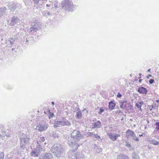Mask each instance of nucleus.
I'll list each match as a JSON object with an SVG mask.
<instances>
[{"mask_svg":"<svg viewBox=\"0 0 159 159\" xmlns=\"http://www.w3.org/2000/svg\"><path fill=\"white\" fill-rule=\"evenodd\" d=\"M149 141L151 144H152L155 145H157V140H155L154 139H152L150 140Z\"/></svg>","mask_w":159,"mask_h":159,"instance_id":"393cba45","label":"nucleus"},{"mask_svg":"<svg viewBox=\"0 0 159 159\" xmlns=\"http://www.w3.org/2000/svg\"><path fill=\"white\" fill-rule=\"evenodd\" d=\"M124 120V118H123V116L122 117V118L121 119V120Z\"/></svg>","mask_w":159,"mask_h":159,"instance_id":"3c124183","label":"nucleus"},{"mask_svg":"<svg viewBox=\"0 0 159 159\" xmlns=\"http://www.w3.org/2000/svg\"><path fill=\"white\" fill-rule=\"evenodd\" d=\"M8 42H9L11 45L15 41V39L14 38L11 37L8 40Z\"/></svg>","mask_w":159,"mask_h":159,"instance_id":"b1692460","label":"nucleus"},{"mask_svg":"<svg viewBox=\"0 0 159 159\" xmlns=\"http://www.w3.org/2000/svg\"><path fill=\"white\" fill-rule=\"evenodd\" d=\"M42 27V26L40 23L36 21L32 24L31 27L30 28V30L31 32H34L40 29Z\"/></svg>","mask_w":159,"mask_h":159,"instance_id":"423d86ee","label":"nucleus"},{"mask_svg":"<svg viewBox=\"0 0 159 159\" xmlns=\"http://www.w3.org/2000/svg\"><path fill=\"white\" fill-rule=\"evenodd\" d=\"M29 42V39H26V40L25 42Z\"/></svg>","mask_w":159,"mask_h":159,"instance_id":"c03bdc74","label":"nucleus"},{"mask_svg":"<svg viewBox=\"0 0 159 159\" xmlns=\"http://www.w3.org/2000/svg\"><path fill=\"white\" fill-rule=\"evenodd\" d=\"M52 103L53 105H54V102H52Z\"/></svg>","mask_w":159,"mask_h":159,"instance_id":"8fccbe9b","label":"nucleus"},{"mask_svg":"<svg viewBox=\"0 0 159 159\" xmlns=\"http://www.w3.org/2000/svg\"><path fill=\"white\" fill-rule=\"evenodd\" d=\"M4 158V153L2 152H0V159H3Z\"/></svg>","mask_w":159,"mask_h":159,"instance_id":"2f4dec72","label":"nucleus"},{"mask_svg":"<svg viewBox=\"0 0 159 159\" xmlns=\"http://www.w3.org/2000/svg\"><path fill=\"white\" fill-rule=\"evenodd\" d=\"M108 135L111 139L113 141H115L119 136V134L115 133H109L108 134Z\"/></svg>","mask_w":159,"mask_h":159,"instance_id":"f8f14e48","label":"nucleus"},{"mask_svg":"<svg viewBox=\"0 0 159 159\" xmlns=\"http://www.w3.org/2000/svg\"><path fill=\"white\" fill-rule=\"evenodd\" d=\"M104 111V110L102 108H100L99 110V111L98 112V113L99 114L101 115Z\"/></svg>","mask_w":159,"mask_h":159,"instance_id":"c85d7f7f","label":"nucleus"},{"mask_svg":"<svg viewBox=\"0 0 159 159\" xmlns=\"http://www.w3.org/2000/svg\"><path fill=\"white\" fill-rule=\"evenodd\" d=\"M155 106L153 105L150 106L149 107V109L150 110H151Z\"/></svg>","mask_w":159,"mask_h":159,"instance_id":"79ce46f5","label":"nucleus"},{"mask_svg":"<svg viewBox=\"0 0 159 159\" xmlns=\"http://www.w3.org/2000/svg\"><path fill=\"white\" fill-rule=\"evenodd\" d=\"M143 102L142 101H140L139 102H138L135 104V106L138 109H139V110L141 111H142V109L141 108V106L143 104Z\"/></svg>","mask_w":159,"mask_h":159,"instance_id":"aec40b11","label":"nucleus"},{"mask_svg":"<svg viewBox=\"0 0 159 159\" xmlns=\"http://www.w3.org/2000/svg\"><path fill=\"white\" fill-rule=\"evenodd\" d=\"M128 105V103L127 101L121 102L120 103V107L122 109H125Z\"/></svg>","mask_w":159,"mask_h":159,"instance_id":"a211bd4d","label":"nucleus"},{"mask_svg":"<svg viewBox=\"0 0 159 159\" xmlns=\"http://www.w3.org/2000/svg\"><path fill=\"white\" fill-rule=\"evenodd\" d=\"M139 75L140 76H141V73H139Z\"/></svg>","mask_w":159,"mask_h":159,"instance_id":"680f3d73","label":"nucleus"},{"mask_svg":"<svg viewBox=\"0 0 159 159\" xmlns=\"http://www.w3.org/2000/svg\"><path fill=\"white\" fill-rule=\"evenodd\" d=\"M40 0H35L34 1V3L35 4H38L39 3V1Z\"/></svg>","mask_w":159,"mask_h":159,"instance_id":"a19ab883","label":"nucleus"},{"mask_svg":"<svg viewBox=\"0 0 159 159\" xmlns=\"http://www.w3.org/2000/svg\"><path fill=\"white\" fill-rule=\"evenodd\" d=\"M141 77H139V79H140Z\"/></svg>","mask_w":159,"mask_h":159,"instance_id":"69168bd1","label":"nucleus"},{"mask_svg":"<svg viewBox=\"0 0 159 159\" xmlns=\"http://www.w3.org/2000/svg\"><path fill=\"white\" fill-rule=\"evenodd\" d=\"M45 139L43 137H41L40 139H38L37 140V144H39L40 143V144L43 143Z\"/></svg>","mask_w":159,"mask_h":159,"instance_id":"5701e85b","label":"nucleus"},{"mask_svg":"<svg viewBox=\"0 0 159 159\" xmlns=\"http://www.w3.org/2000/svg\"><path fill=\"white\" fill-rule=\"evenodd\" d=\"M147 123H149V121H148V120H147Z\"/></svg>","mask_w":159,"mask_h":159,"instance_id":"052dcab7","label":"nucleus"},{"mask_svg":"<svg viewBox=\"0 0 159 159\" xmlns=\"http://www.w3.org/2000/svg\"><path fill=\"white\" fill-rule=\"evenodd\" d=\"M2 136H4L5 137V136H6L7 137H9L10 136V134H6L5 132H4H4H3L2 133Z\"/></svg>","mask_w":159,"mask_h":159,"instance_id":"bb28decb","label":"nucleus"},{"mask_svg":"<svg viewBox=\"0 0 159 159\" xmlns=\"http://www.w3.org/2000/svg\"><path fill=\"white\" fill-rule=\"evenodd\" d=\"M93 134L91 132H88L87 133V135L88 136L92 137L93 136Z\"/></svg>","mask_w":159,"mask_h":159,"instance_id":"c9c22d12","label":"nucleus"},{"mask_svg":"<svg viewBox=\"0 0 159 159\" xmlns=\"http://www.w3.org/2000/svg\"><path fill=\"white\" fill-rule=\"evenodd\" d=\"M86 112H87V113H88L89 112V111H86Z\"/></svg>","mask_w":159,"mask_h":159,"instance_id":"0e129e2a","label":"nucleus"},{"mask_svg":"<svg viewBox=\"0 0 159 159\" xmlns=\"http://www.w3.org/2000/svg\"><path fill=\"white\" fill-rule=\"evenodd\" d=\"M157 145L159 144V142H157Z\"/></svg>","mask_w":159,"mask_h":159,"instance_id":"13d9d810","label":"nucleus"},{"mask_svg":"<svg viewBox=\"0 0 159 159\" xmlns=\"http://www.w3.org/2000/svg\"><path fill=\"white\" fill-rule=\"evenodd\" d=\"M125 145L128 148H129L131 147L130 143H129V142L128 141L126 142Z\"/></svg>","mask_w":159,"mask_h":159,"instance_id":"cd10ccee","label":"nucleus"},{"mask_svg":"<svg viewBox=\"0 0 159 159\" xmlns=\"http://www.w3.org/2000/svg\"><path fill=\"white\" fill-rule=\"evenodd\" d=\"M121 112V111L120 110L119 111V113H120Z\"/></svg>","mask_w":159,"mask_h":159,"instance_id":"5fc2aeb1","label":"nucleus"},{"mask_svg":"<svg viewBox=\"0 0 159 159\" xmlns=\"http://www.w3.org/2000/svg\"><path fill=\"white\" fill-rule=\"evenodd\" d=\"M157 139H158V140H159V137H157Z\"/></svg>","mask_w":159,"mask_h":159,"instance_id":"4d7b16f0","label":"nucleus"},{"mask_svg":"<svg viewBox=\"0 0 159 159\" xmlns=\"http://www.w3.org/2000/svg\"><path fill=\"white\" fill-rule=\"evenodd\" d=\"M61 126H62L61 121H55L53 126L54 128L60 127Z\"/></svg>","mask_w":159,"mask_h":159,"instance_id":"412c9836","label":"nucleus"},{"mask_svg":"<svg viewBox=\"0 0 159 159\" xmlns=\"http://www.w3.org/2000/svg\"><path fill=\"white\" fill-rule=\"evenodd\" d=\"M150 69H149L148 70V71H150Z\"/></svg>","mask_w":159,"mask_h":159,"instance_id":"bf43d9fd","label":"nucleus"},{"mask_svg":"<svg viewBox=\"0 0 159 159\" xmlns=\"http://www.w3.org/2000/svg\"><path fill=\"white\" fill-rule=\"evenodd\" d=\"M83 138V136L81 134L80 131L74 129L72 131L70 135H66L65 139L69 145L73 148V150L75 151L78 149L81 143V139Z\"/></svg>","mask_w":159,"mask_h":159,"instance_id":"f257e3e1","label":"nucleus"},{"mask_svg":"<svg viewBox=\"0 0 159 159\" xmlns=\"http://www.w3.org/2000/svg\"><path fill=\"white\" fill-rule=\"evenodd\" d=\"M62 9L69 11H72L74 7L73 3L70 0H63L61 2Z\"/></svg>","mask_w":159,"mask_h":159,"instance_id":"7ed1b4c3","label":"nucleus"},{"mask_svg":"<svg viewBox=\"0 0 159 159\" xmlns=\"http://www.w3.org/2000/svg\"><path fill=\"white\" fill-rule=\"evenodd\" d=\"M142 79H140L139 80V83H141V82H142Z\"/></svg>","mask_w":159,"mask_h":159,"instance_id":"de8ad7c7","label":"nucleus"},{"mask_svg":"<svg viewBox=\"0 0 159 159\" xmlns=\"http://www.w3.org/2000/svg\"><path fill=\"white\" fill-rule=\"evenodd\" d=\"M15 9V8L13 7V9H11V10H14Z\"/></svg>","mask_w":159,"mask_h":159,"instance_id":"603ef678","label":"nucleus"},{"mask_svg":"<svg viewBox=\"0 0 159 159\" xmlns=\"http://www.w3.org/2000/svg\"><path fill=\"white\" fill-rule=\"evenodd\" d=\"M154 82V80L153 79H151L149 80V84H152Z\"/></svg>","mask_w":159,"mask_h":159,"instance_id":"58836bf2","label":"nucleus"},{"mask_svg":"<svg viewBox=\"0 0 159 159\" xmlns=\"http://www.w3.org/2000/svg\"><path fill=\"white\" fill-rule=\"evenodd\" d=\"M132 107L133 106L132 105H130L129 103H128V105L126 108L128 109L131 110L132 108Z\"/></svg>","mask_w":159,"mask_h":159,"instance_id":"473e14b6","label":"nucleus"},{"mask_svg":"<svg viewBox=\"0 0 159 159\" xmlns=\"http://www.w3.org/2000/svg\"><path fill=\"white\" fill-rule=\"evenodd\" d=\"M48 126L46 122L43 121L38 124L36 128V129L41 132L46 130L48 128Z\"/></svg>","mask_w":159,"mask_h":159,"instance_id":"0eeeda50","label":"nucleus"},{"mask_svg":"<svg viewBox=\"0 0 159 159\" xmlns=\"http://www.w3.org/2000/svg\"><path fill=\"white\" fill-rule=\"evenodd\" d=\"M132 156L134 159H138L139 158L138 155L134 152L132 153Z\"/></svg>","mask_w":159,"mask_h":159,"instance_id":"a878e982","label":"nucleus"},{"mask_svg":"<svg viewBox=\"0 0 159 159\" xmlns=\"http://www.w3.org/2000/svg\"><path fill=\"white\" fill-rule=\"evenodd\" d=\"M87 110V109L86 108H84L83 110H82V111H86Z\"/></svg>","mask_w":159,"mask_h":159,"instance_id":"a18cd8bd","label":"nucleus"},{"mask_svg":"<svg viewBox=\"0 0 159 159\" xmlns=\"http://www.w3.org/2000/svg\"><path fill=\"white\" fill-rule=\"evenodd\" d=\"M152 75H147V76H146V78H147L148 79H149V77H152Z\"/></svg>","mask_w":159,"mask_h":159,"instance_id":"37998d69","label":"nucleus"},{"mask_svg":"<svg viewBox=\"0 0 159 159\" xmlns=\"http://www.w3.org/2000/svg\"><path fill=\"white\" fill-rule=\"evenodd\" d=\"M93 128H100L101 126V123L99 120L97 121L93 124Z\"/></svg>","mask_w":159,"mask_h":159,"instance_id":"f3484780","label":"nucleus"},{"mask_svg":"<svg viewBox=\"0 0 159 159\" xmlns=\"http://www.w3.org/2000/svg\"><path fill=\"white\" fill-rule=\"evenodd\" d=\"M155 125L156 126V129L157 130H159V122H157L155 123Z\"/></svg>","mask_w":159,"mask_h":159,"instance_id":"c756f323","label":"nucleus"},{"mask_svg":"<svg viewBox=\"0 0 159 159\" xmlns=\"http://www.w3.org/2000/svg\"><path fill=\"white\" fill-rule=\"evenodd\" d=\"M138 92L139 93L146 94L147 93V89L143 87H139L137 90Z\"/></svg>","mask_w":159,"mask_h":159,"instance_id":"4468645a","label":"nucleus"},{"mask_svg":"<svg viewBox=\"0 0 159 159\" xmlns=\"http://www.w3.org/2000/svg\"><path fill=\"white\" fill-rule=\"evenodd\" d=\"M2 136V133H1V130H0V136Z\"/></svg>","mask_w":159,"mask_h":159,"instance_id":"864d4df0","label":"nucleus"},{"mask_svg":"<svg viewBox=\"0 0 159 159\" xmlns=\"http://www.w3.org/2000/svg\"><path fill=\"white\" fill-rule=\"evenodd\" d=\"M50 150L54 154V156L57 157H61L64 155V149L60 144H54Z\"/></svg>","mask_w":159,"mask_h":159,"instance_id":"f03ea898","label":"nucleus"},{"mask_svg":"<svg viewBox=\"0 0 159 159\" xmlns=\"http://www.w3.org/2000/svg\"><path fill=\"white\" fill-rule=\"evenodd\" d=\"M20 145L21 148L24 149L25 145L29 142L30 136L27 134H23L20 138Z\"/></svg>","mask_w":159,"mask_h":159,"instance_id":"20e7f679","label":"nucleus"},{"mask_svg":"<svg viewBox=\"0 0 159 159\" xmlns=\"http://www.w3.org/2000/svg\"><path fill=\"white\" fill-rule=\"evenodd\" d=\"M142 134H141V135H140H140H139V136H142Z\"/></svg>","mask_w":159,"mask_h":159,"instance_id":"e2e57ef3","label":"nucleus"},{"mask_svg":"<svg viewBox=\"0 0 159 159\" xmlns=\"http://www.w3.org/2000/svg\"><path fill=\"white\" fill-rule=\"evenodd\" d=\"M46 6L47 7H49L50 6V5L49 4H47L46 5Z\"/></svg>","mask_w":159,"mask_h":159,"instance_id":"49530a36","label":"nucleus"},{"mask_svg":"<svg viewBox=\"0 0 159 159\" xmlns=\"http://www.w3.org/2000/svg\"><path fill=\"white\" fill-rule=\"evenodd\" d=\"M93 136L94 137L97 139H99L100 138V136H98L97 134H93Z\"/></svg>","mask_w":159,"mask_h":159,"instance_id":"4c0bfd02","label":"nucleus"},{"mask_svg":"<svg viewBox=\"0 0 159 159\" xmlns=\"http://www.w3.org/2000/svg\"><path fill=\"white\" fill-rule=\"evenodd\" d=\"M51 15L50 13L49 12L47 11L45 13L44 15L45 16H47Z\"/></svg>","mask_w":159,"mask_h":159,"instance_id":"e433bc0d","label":"nucleus"},{"mask_svg":"<svg viewBox=\"0 0 159 159\" xmlns=\"http://www.w3.org/2000/svg\"><path fill=\"white\" fill-rule=\"evenodd\" d=\"M54 116V114L50 112L49 115L48 116V118L49 119H51Z\"/></svg>","mask_w":159,"mask_h":159,"instance_id":"7c9ffc66","label":"nucleus"},{"mask_svg":"<svg viewBox=\"0 0 159 159\" xmlns=\"http://www.w3.org/2000/svg\"><path fill=\"white\" fill-rule=\"evenodd\" d=\"M3 126L2 125H0V130H1V132L2 134L3 132H4V130H3Z\"/></svg>","mask_w":159,"mask_h":159,"instance_id":"f704fd0d","label":"nucleus"},{"mask_svg":"<svg viewBox=\"0 0 159 159\" xmlns=\"http://www.w3.org/2000/svg\"><path fill=\"white\" fill-rule=\"evenodd\" d=\"M6 11L7 9L5 7L0 8V18L6 14Z\"/></svg>","mask_w":159,"mask_h":159,"instance_id":"dca6fc26","label":"nucleus"},{"mask_svg":"<svg viewBox=\"0 0 159 159\" xmlns=\"http://www.w3.org/2000/svg\"><path fill=\"white\" fill-rule=\"evenodd\" d=\"M33 39L34 37L32 36L30 37L28 39L29 41V42H30V43H32L33 41Z\"/></svg>","mask_w":159,"mask_h":159,"instance_id":"72a5a7b5","label":"nucleus"},{"mask_svg":"<svg viewBox=\"0 0 159 159\" xmlns=\"http://www.w3.org/2000/svg\"><path fill=\"white\" fill-rule=\"evenodd\" d=\"M34 1L35 0H33Z\"/></svg>","mask_w":159,"mask_h":159,"instance_id":"774afa93","label":"nucleus"},{"mask_svg":"<svg viewBox=\"0 0 159 159\" xmlns=\"http://www.w3.org/2000/svg\"><path fill=\"white\" fill-rule=\"evenodd\" d=\"M43 148L40 143L37 144L36 146V148L34 150H32L31 151V155L34 157H38L39 153L42 151Z\"/></svg>","mask_w":159,"mask_h":159,"instance_id":"39448f33","label":"nucleus"},{"mask_svg":"<svg viewBox=\"0 0 159 159\" xmlns=\"http://www.w3.org/2000/svg\"><path fill=\"white\" fill-rule=\"evenodd\" d=\"M116 106V104L112 101H111L109 103L108 107L111 110H113Z\"/></svg>","mask_w":159,"mask_h":159,"instance_id":"6ab92c4d","label":"nucleus"},{"mask_svg":"<svg viewBox=\"0 0 159 159\" xmlns=\"http://www.w3.org/2000/svg\"><path fill=\"white\" fill-rule=\"evenodd\" d=\"M156 102H157L158 103L159 102V99L157 100L156 101Z\"/></svg>","mask_w":159,"mask_h":159,"instance_id":"09e8293b","label":"nucleus"},{"mask_svg":"<svg viewBox=\"0 0 159 159\" xmlns=\"http://www.w3.org/2000/svg\"><path fill=\"white\" fill-rule=\"evenodd\" d=\"M116 158L117 159H130L127 155L123 154H119Z\"/></svg>","mask_w":159,"mask_h":159,"instance_id":"2eb2a0df","label":"nucleus"},{"mask_svg":"<svg viewBox=\"0 0 159 159\" xmlns=\"http://www.w3.org/2000/svg\"><path fill=\"white\" fill-rule=\"evenodd\" d=\"M11 25L12 26H15L16 25H18L20 23V20L17 16H14L11 18Z\"/></svg>","mask_w":159,"mask_h":159,"instance_id":"1a4fd4ad","label":"nucleus"},{"mask_svg":"<svg viewBox=\"0 0 159 159\" xmlns=\"http://www.w3.org/2000/svg\"><path fill=\"white\" fill-rule=\"evenodd\" d=\"M122 95L119 93H118L117 95V97L118 98H120L121 97Z\"/></svg>","mask_w":159,"mask_h":159,"instance_id":"ea45409f","label":"nucleus"},{"mask_svg":"<svg viewBox=\"0 0 159 159\" xmlns=\"http://www.w3.org/2000/svg\"><path fill=\"white\" fill-rule=\"evenodd\" d=\"M126 133L129 136H131L132 139L136 141H139V139L136 136L134 132L129 129H128L126 132Z\"/></svg>","mask_w":159,"mask_h":159,"instance_id":"6e6552de","label":"nucleus"},{"mask_svg":"<svg viewBox=\"0 0 159 159\" xmlns=\"http://www.w3.org/2000/svg\"><path fill=\"white\" fill-rule=\"evenodd\" d=\"M82 115L81 111L79 110L76 113L75 117L77 119H79L82 117Z\"/></svg>","mask_w":159,"mask_h":159,"instance_id":"4be33fe9","label":"nucleus"},{"mask_svg":"<svg viewBox=\"0 0 159 159\" xmlns=\"http://www.w3.org/2000/svg\"><path fill=\"white\" fill-rule=\"evenodd\" d=\"M53 157L52 154L50 153H45L39 157V159H52Z\"/></svg>","mask_w":159,"mask_h":159,"instance_id":"9d476101","label":"nucleus"},{"mask_svg":"<svg viewBox=\"0 0 159 159\" xmlns=\"http://www.w3.org/2000/svg\"><path fill=\"white\" fill-rule=\"evenodd\" d=\"M61 121L62 126H70L71 125L70 122L69 120H66L65 117H63Z\"/></svg>","mask_w":159,"mask_h":159,"instance_id":"ddd939ff","label":"nucleus"},{"mask_svg":"<svg viewBox=\"0 0 159 159\" xmlns=\"http://www.w3.org/2000/svg\"><path fill=\"white\" fill-rule=\"evenodd\" d=\"M84 158V156L82 153L78 152L75 153L72 157V159H83Z\"/></svg>","mask_w":159,"mask_h":159,"instance_id":"9b49d317","label":"nucleus"},{"mask_svg":"<svg viewBox=\"0 0 159 159\" xmlns=\"http://www.w3.org/2000/svg\"><path fill=\"white\" fill-rule=\"evenodd\" d=\"M12 50H13V48H12Z\"/></svg>","mask_w":159,"mask_h":159,"instance_id":"338daca9","label":"nucleus"},{"mask_svg":"<svg viewBox=\"0 0 159 159\" xmlns=\"http://www.w3.org/2000/svg\"><path fill=\"white\" fill-rule=\"evenodd\" d=\"M55 8H57V6H55Z\"/></svg>","mask_w":159,"mask_h":159,"instance_id":"6e6d98bb","label":"nucleus"}]
</instances>
